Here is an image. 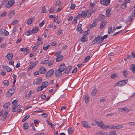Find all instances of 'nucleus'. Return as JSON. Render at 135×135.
Segmentation results:
<instances>
[{"mask_svg":"<svg viewBox=\"0 0 135 135\" xmlns=\"http://www.w3.org/2000/svg\"><path fill=\"white\" fill-rule=\"evenodd\" d=\"M17 110V109L16 108V106H15L12 107V111L13 112H16Z\"/></svg>","mask_w":135,"mask_h":135,"instance_id":"nucleus-53","label":"nucleus"},{"mask_svg":"<svg viewBox=\"0 0 135 135\" xmlns=\"http://www.w3.org/2000/svg\"><path fill=\"white\" fill-rule=\"evenodd\" d=\"M63 57V55H61L56 59V61L57 62L60 61L62 60Z\"/></svg>","mask_w":135,"mask_h":135,"instance_id":"nucleus-21","label":"nucleus"},{"mask_svg":"<svg viewBox=\"0 0 135 135\" xmlns=\"http://www.w3.org/2000/svg\"><path fill=\"white\" fill-rule=\"evenodd\" d=\"M75 4H71L70 8V9H74L75 8Z\"/></svg>","mask_w":135,"mask_h":135,"instance_id":"nucleus-54","label":"nucleus"},{"mask_svg":"<svg viewBox=\"0 0 135 135\" xmlns=\"http://www.w3.org/2000/svg\"><path fill=\"white\" fill-rule=\"evenodd\" d=\"M66 68V66L65 65V64L64 63L61 64L59 67V69L60 70L62 71H64L65 69Z\"/></svg>","mask_w":135,"mask_h":135,"instance_id":"nucleus-12","label":"nucleus"},{"mask_svg":"<svg viewBox=\"0 0 135 135\" xmlns=\"http://www.w3.org/2000/svg\"><path fill=\"white\" fill-rule=\"evenodd\" d=\"M41 115L44 118L46 117L47 116V114L46 113H42L41 114Z\"/></svg>","mask_w":135,"mask_h":135,"instance_id":"nucleus-64","label":"nucleus"},{"mask_svg":"<svg viewBox=\"0 0 135 135\" xmlns=\"http://www.w3.org/2000/svg\"><path fill=\"white\" fill-rule=\"evenodd\" d=\"M4 85L6 86H7L9 84V82L7 80H5L3 81Z\"/></svg>","mask_w":135,"mask_h":135,"instance_id":"nucleus-34","label":"nucleus"},{"mask_svg":"<svg viewBox=\"0 0 135 135\" xmlns=\"http://www.w3.org/2000/svg\"><path fill=\"white\" fill-rule=\"evenodd\" d=\"M8 112L7 111L2 116L1 118V120L2 121H4L6 119L7 116L8 114Z\"/></svg>","mask_w":135,"mask_h":135,"instance_id":"nucleus-11","label":"nucleus"},{"mask_svg":"<svg viewBox=\"0 0 135 135\" xmlns=\"http://www.w3.org/2000/svg\"><path fill=\"white\" fill-rule=\"evenodd\" d=\"M128 21L129 22H131L132 21L133 18H132L131 16H130L128 17Z\"/></svg>","mask_w":135,"mask_h":135,"instance_id":"nucleus-46","label":"nucleus"},{"mask_svg":"<svg viewBox=\"0 0 135 135\" xmlns=\"http://www.w3.org/2000/svg\"><path fill=\"white\" fill-rule=\"evenodd\" d=\"M35 66L34 65L33 63L28 68V70H30L32 69H33Z\"/></svg>","mask_w":135,"mask_h":135,"instance_id":"nucleus-42","label":"nucleus"},{"mask_svg":"<svg viewBox=\"0 0 135 135\" xmlns=\"http://www.w3.org/2000/svg\"><path fill=\"white\" fill-rule=\"evenodd\" d=\"M123 74L124 76L126 78H127V70H124L123 71Z\"/></svg>","mask_w":135,"mask_h":135,"instance_id":"nucleus-24","label":"nucleus"},{"mask_svg":"<svg viewBox=\"0 0 135 135\" xmlns=\"http://www.w3.org/2000/svg\"><path fill=\"white\" fill-rule=\"evenodd\" d=\"M90 57H91L90 56H88L85 57V60L83 61V62L85 63L88 61L89 60Z\"/></svg>","mask_w":135,"mask_h":135,"instance_id":"nucleus-30","label":"nucleus"},{"mask_svg":"<svg viewBox=\"0 0 135 135\" xmlns=\"http://www.w3.org/2000/svg\"><path fill=\"white\" fill-rule=\"evenodd\" d=\"M15 15V12L14 11H12L10 12L8 14V16L9 18H11Z\"/></svg>","mask_w":135,"mask_h":135,"instance_id":"nucleus-33","label":"nucleus"},{"mask_svg":"<svg viewBox=\"0 0 135 135\" xmlns=\"http://www.w3.org/2000/svg\"><path fill=\"white\" fill-rule=\"evenodd\" d=\"M42 11L43 13H46L47 11L45 7V6H43L42 7Z\"/></svg>","mask_w":135,"mask_h":135,"instance_id":"nucleus-43","label":"nucleus"},{"mask_svg":"<svg viewBox=\"0 0 135 135\" xmlns=\"http://www.w3.org/2000/svg\"><path fill=\"white\" fill-rule=\"evenodd\" d=\"M42 78L41 77L38 78L37 79L36 85H37L40 84L42 82Z\"/></svg>","mask_w":135,"mask_h":135,"instance_id":"nucleus-27","label":"nucleus"},{"mask_svg":"<svg viewBox=\"0 0 135 135\" xmlns=\"http://www.w3.org/2000/svg\"><path fill=\"white\" fill-rule=\"evenodd\" d=\"M97 89L96 88H94L91 92V94L93 95H94L97 92Z\"/></svg>","mask_w":135,"mask_h":135,"instance_id":"nucleus-38","label":"nucleus"},{"mask_svg":"<svg viewBox=\"0 0 135 135\" xmlns=\"http://www.w3.org/2000/svg\"><path fill=\"white\" fill-rule=\"evenodd\" d=\"M97 25V23L96 22H93L91 25L92 27H94Z\"/></svg>","mask_w":135,"mask_h":135,"instance_id":"nucleus-56","label":"nucleus"},{"mask_svg":"<svg viewBox=\"0 0 135 135\" xmlns=\"http://www.w3.org/2000/svg\"><path fill=\"white\" fill-rule=\"evenodd\" d=\"M11 104V103L10 102H8L5 103L3 106V107L7 109L9 105Z\"/></svg>","mask_w":135,"mask_h":135,"instance_id":"nucleus-32","label":"nucleus"},{"mask_svg":"<svg viewBox=\"0 0 135 135\" xmlns=\"http://www.w3.org/2000/svg\"><path fill=\"white\" fill-rule=\"evenodd\" d=\"M116 132L115 131L111 132L109 133V135H116Z\"/></svg>","mask_w":135,"mask_h":135,"instance_id":"nucleus-39","label":"nucleus"},{"mask_svg":"<svg viewBox=\"0 0 135 135\" xmlns=\"http://www.w3.org/2000/svg\"><path fill=\"white\" fill-rule=\"evenodd\" d=\"M30 116V115L29 114L27 115L23 118V119L22 120V121L23 122H24Z\"/></svg>","mask_w":135,"mask_h":135,"instance_id":"nucleus-31","label":"nucleus"},{"mask_svg":"<svg viewBox=\"0 0 135 135\" xmlns=\"http://www.w3.org/2000/svg\"><path fill=\"white\" fill-rule=\"evenodd\" d=\"M123 127V126L122 125H119L117 126V129H119Z\"/></svg>","mask_w":135,"mask_h":135,"instance_id":"nucleus-58","label":"nucleus"},{"mask_svg":"<svg viewBox=\"0 0 135 135\" xmlns=\"http://www.w3.org/2000/svg\"><path fill=\"white\" fill-rule=\"evenodd\" d=\"M81 14L82 15V17L83 18H85L87 17V12L84 11H82L81 12Z\"/></svg>","mask_w":135,"mask_h":135,"instance_id":"nucleus-25","label":"nucleus"},{"mask_svg":"<svg viewBox=\"0 0 135 135\" xmlns=\"http://www.w3.org/2000/svg\"><path fill=\"white\" fill-rule=\"evenodd\" d=\"M6 56L8 59L10 60L12 59V58L13 54L12 53H8L7 55Z\"/></svg>","mask_w":135,"mask_h":135,"instance_id":"nucleus-17","label":"nucleus"},{"mask_svg":"<svg viewBox=\"0 0 135 135\" xmlns=\"http://www.w3.org/2000/svg\"><path fill=\"white\" fill-rule=\"evenodd\" d=\"M18 22L17 20H15L12 22V25H14L18 23Z\"/></svg>","mask_w":135,"mask_h":135,"instance_id":"nucleus-55","label":"nucleus"},{"mask_svg":"<svg viewBox=\"0 0 135 135\" xmlns=\"http://www.w3.org/2000/svg\"><path fill=\"white\" fill-rule=\"evenodd\" d=\"M38 47V45H36L35 46H33L32 47L33 49L34 50H36Z\"/></svg>","mask_w":135,"mask_h":135,"instance_id":"nucleus-44","label":"nucleus"},{"mask_svg":"<svg viewBox=\"0 0 135 135\" xmlns=\"http://www.w3.org/2000/svg\"><path fill=\"white\" fill-rule=\"evenodd\" d=\"M48 85V83L47 81L43 82L41 84V86H42L44 88L46 87Z\"/></svg>","mask_w":135,"mask_h":135,"instance_id":"nucleus-20","label":"nucleus"},{"mask_svg":"<svg viewBox=\"0 0 135 135\" xmlns=\"http://www.w3.org/2000/svg\"><path fill=\"white\" fill-rule=\"evenodd\" d=\"M12 69H11L10 68L8 67V66L6 69V71L9 72L12 70Z\"/></svg>","mask_w":135,"mask_h":135,"instance_id":"nucleus-59","label":"nucleus"},{"mask_svg":"<svg viewBox=\"0 0 135 135\" xmlns=\"http://www.w3.org/2000/svg\"><path fill=\"white\" fill-rule=\"evenodd\" d=\"M17 102L18 100L17 99H16L13 101L12 104H13V105L15 106L17 104Z\"/></svg>","mask_w":135,"mask_h":135,"instance_id":"nucleus-37","label":"nucleus"},{"mask_svg":"<svg viewBox=\"0 0 135 135\" xmlns=\"http://www.w3.org/2000/svg\"><path fill=\"white\" fill-rule=\"evenodd\" d=\"M15 3V1L14 0H10L5 4V7L7 8L11 7Z\"/></svg>","mask_w":135,"mask_h":135,"instance_id":"nucleus-3","label":"nucleus"},{"mask_svg":"<svg viewBox=\"0 0 135 135\" xmlns=\"http://www.w3.org/2000/svg\"><path fill=\"white\" fill-rule=\"evenodd\" d=\"M87 40L88 38L87 36H85V35H84L80 38V41L83 42H85Z\"/></svg>","mask_w":135,"mask_h":135,"instance_id":"nucleus-15","label":"nucleus"},{"mask_svg":"<svg viewBox=\"0 0 135 135\" xmlns=\"http://www.w3.org/2000/svg\"><path fill=\"white\" fill-rule=\"evenodd\" d=\"M54 70L53 69H51L47 72L46 75V77L48 78L50 77L53 74L54 72Z\"/></svg>","mask_w":135,"mask_h":135,"instance_id":"nucleus-8","label":"nucleus"},{"mask_svg":"<svg viewBox=\"0 0 135 135\" xmlns=\"http://www.w3.org/2000/svg\"><path fill=\"white\" fill-rule=\"evenodd\" d=\"M105 18V16L104 15H100L99 16V17L98 18V20L99 21H102V20H103V19Z\"/></svg>","mask_w":135,"mask_h":135,"instance_id":"nucleus-26","label":"nucleus"},{"mask_svg":"<svg viewBox=\"0 0 135 135\" xmlns=\"http://www.w3.org/2000/svg\"><path fill=\"white\" fill-rule=\"evenodd\" d=\"M47 121L48 124L50 126L51 125V127L52 128H53V126L55 125L51 123L50 122H49L48 120H47Z\"/></svg>","mask_w":135,"mask_h":135,"instance_id":"nucleus-49","label":"nucleus"},{"mask_svg":"<svg viewBox=\"0 0 135 135\" xmlns=\"http://www.w3.org/2000/svg\"><path fill=\"white\" fill-rule=\"evenodd\" d=\"M26 75V74L25 72L19 74V76L21 77H22Z\"/></svg>","mask_w":135,"mask_h":135,"instance_id":"nucleus-50","label":"nucleus"},{"mask_svg":"<svg viewBox=\"0 0 135 135\" xmlns=\"http://www.w3.org/2000/svg\"><path fill=\"white\" fill-rule=\"evenodd\" d=\"M94 121L97 123V125L99 127H100L101 128L103 129L104 124L103 123L102 121H101L100 122H98V121L96 120H95Z\"/></svg>","mask_w":135,"mask_h":135,"instance_id":"nucleus-10","label":"nucleus"},{"mask_svg":"<svg viewBox=\"0 0 135 135\" xmlns=\"http://www.w3.org/2000/svg\"><path fill=\"white\" fill-rule=\"evenodd\" d=\"M97 44H98L101 43L103 41L101 36L98 35L95 38Z\"/></svg>","mask_w":135,"mask_h":135,"instance_id":"nucleus-6","label":"nucleus"},{"mask_svg":"<svg viewBox=\"0 0 135 135\" xmlns=\"http://www.w3.org/2000/svg\"><path fill=\"white\" fill-rule=\"evenodd\" d=\"M54 7H51L50 9L49 12L50 13H52L54 11Z\"/></svg>","mask_w":135,"mask_h":135,"instance_id":"nucleus-48","label":"nucleus"},{"mask_svg":"<svg viewBox=\"0 0 135 135\" xmlns=\"http://www.w3.org/2000/svg\"><path fill=\"white\" fill-rule=\"evenodd\" d=\"M106 24V23L104 22H102L100 25V29H103L104 27L105 26Z\"/></svg>","mask_w":135,"mask_h":135,"instance_id":"nucleus-35","label":"nucleus"},{"mask_svg":"<svg viewBox=\"0 0 135 135\" xmlns=\"http://www.w3.org/2000/svg\"><path fill=\"white\" fill-rule=\"evenodd\" d=\"M91 13L89 10L87 12V17H90L91 15Z\"/></svg>","mask_w":135,"mask_h":135,"instance_id":"nucleus-52","label":"nucleus"},{"mask_svg":"<svg viewBox=\"0 0 135 135\" xmlns=\"http://www.w3.org/2000/svg\"><path fill=\"white\" fill-rule=\"evenodd\" d=\"M131 69L133 73L135 74V65L133 64L132 65Z\"/></svg>","mask_w":135,"mask_h":135,"instance_id":"nucleus-23","label":"nucleus"},{"mask_svg":"<svg viewBox=\"0 0 135 135\" xmlns=\"http://www.w3.org/2000/svg\"><path fill=\"white\" fill-rule=\"evenodd\" d=\"M39 30V28L37 27L33 28L31 30V33H37Z\"/></svg>","mask_w":135,"mask_h":135,"instance_id":"nucleus-16","label":"nucleus"},{"mask_svg":"<svg viewBox=\"0 0 135 135\" xmlns=\"http://www.w3.org/2000/svg\"><path fill=\"white\" fill-rule=\"evenodd\" d=\"M81 126L84 127L88 128H91V125L88 122L85 121H83L81 122Z\"/></svg>","mask_w":135,"mask_h":135,"instance_id":"nucleus-4","label":"nucleus"},{"mask_svg":"<svg viewBox=\"0 0 135 135\" xmlns=\"http://www.w3.org/2000/svg\"><path fill=\"white\" fill-rule=\"evenodd\" d=\"M48 63V61H47L46 60H45L44 61H41V63L42 64H47Z\"/></svg>","mask_w":135,"mask_h":135,"instance_id":"nucleus-62","label":"nucleus"},{"mask_svg":"<svg viewBox=\"0 0 135 135\" xmlns=\"http://www.w3.org/2000/svg\"><path fill=\"white\" fill-rule=\"evenodd\" d=\"M46 71V69L43 66L41 67L39 69L40 72L42 74H44Z\"/></svg>","mask_w":135,"mask_h":135,"instance_id":"nucleus-14","label":"nucleus"},{"mask_svg":"<svg viewBox=\"0 0 135 135\" xmlns=\"http://www.w3.org/2000/svg\"><path fill=\"white\" fill-rule=\"evenodd\" d=\"M71 68V66H69L66 69V71L65 72V74H68Z\"/></svg>","mask_w":135,"mask_h":135,"instance_id":"nucleus-22","label":"nucleus"},{"mask_svg":"<svg viewBox=\"0 0 135 135\" xmlns=\"http://www.w3.org/2000/svg\"><path fill=\"white\" fill-rule=\"evenodd\" d=\"M89 100V96L88 95H85V100L86 104L88 103Z\"/></svg>","mask_w":135,"mask_h":135,"instance_id":"nucleus-19","label":"nucleus"},{"mask_svg":"<svg viewBox=\"0 0 135 135\" xmlns=\"http://www.w3.org/2000/svg\"><path fill=\"white\" fill-rule=\"evenodd\" d=\"M34 19V17H33L32 18L29 19L27 21V23L28 25H30L31 24L32 22V20L33 19Z\"/></svg>","mask_w":135,"mask_h":135,"instance_id":"nucleus-28","label":"nucleus"},{"mask_svg":"<svg viewBox=\"0 0 135 135\" xmlns=\"http://www.w3.org/2000/svg\"><path fill=\"white\" fill-rule=\"evenodd\" d=\"M76 30L78 31L79 32V33H81L82 32V29L81 28H77Z\"/></svg>","mask_w":135,"mask_h":135,"instance_id":"nucleus-61","label":"nucleus"},{"mask_svg":"<svg viewBox=\"0 0 135 135\" xmlns=\"http://www.w3.org/2000/svg\"><path fill=\"white\" fill-rule=\"evenodd\" d=\"M61 4V2L57 0L56 2L55 5L56 6H59Z\"/></svg>","mask_w":135,"mask_h":135,"instance_id":"nucleus-47","label":"nucleus"},{"mask_svg":"<svg viewBox=\"0 0 135 135\" xmlns=\"http://www.w3.org/2000/svg\"><path fill=\"white\" fill-rule=\"evenodd\" d=\"M118 77L117 75L115 73H113L111 74V78L112 79L116 78Z\"/></svg>","mask_w":135,"mask_h":135,"instance_id":"nucleus-29","label":"nucleus"},{"mask_svg":"<svg viewBox=\"0 0 135 135\" xmlns=\"http://www.w3.org/2000/svg\"><path fill=\"white\" fill-rule=\"evenodd\" d=\"M77 21V19L76 18H75L73 20L72 22L73 24H76Z\"/></svg>","mask_w":135,"mask_h":135,"instance_id":"nucleus-51","label":"nucleus"},{"mask_svg":"<svg viewBox=\"0 0 135 135\" xmlns=\"http://www.w3.org/2000/svg\"><path fill=\"white\" fill-rule=\"evenodd\" d=\"M110 1V0H100V3L102 4L107 6L109 4Z\"/></svg>","mask_w":135,"mask_h":135,"instance_id":"nucleus-7","label":"nucleus"},{"mask_svg":"<svg viewBox=\"0 0 135 135\" xmlns=\"http://www.w3.org/2000/svg\"><path fill=\"white\" fill-rule=\"evenodd\" d=\"M0 32L2 35L5 36H7L9 34V32L4 29H2L0 30Z\"/></svg>","mask_w":135,"mask_h":135,"instance_id":"nucleus-5","label":"nucleus"},{"mask_svg":"<svg viewBox=\"0 0 135 135\" xmlns=\"http://www.w3.org/2000/svg\"><path fill=\"white\" fill-rule=\"evenodd\" d=\"M101 135H108L107 132L101 131Z\"/></svg>","mask_w":135,"mask_h":135,"instance_id":"nucleus-57","label":"nucleus"},{"mask_svg":"<svg viewBox=\"0 0 135 135\" xmlns=\"http://www.w3.org/2000/svg\"><path fill=\"white\" fill-rule=\"evenodd\" d=\"M62 72L61 70L59 69H57L55 72L56 76L58 77L61 75L62 74Z\"/></svg>","mask_w":135,"mask_h":135,"instance_id":"nucleus-9","label":"nucleus"},{"mask_svg":"<svg viewBox=\"0 0 135 135\" xmlns=\"http://www.w3.org/2000/svg\"><path fill=\"white\" fill-rule=\"evenodd\" d=\"M12 89L13 90V91L12 92H10V91H12V89H10L9 90L8 93L6 95L7 97H10L12 95V94L13 93L14 91L15 90V89L14 88H12Z\"/></svg>","mask_w":135,"mask_h":135,"instance_id":"nucleus-13","label":"nucleus"},{"mask_svg":"<svg viewBox=\"0 0 135 135\" xmlns=\"http://www.w3.org/2000/svg\"><path fill=\"white\" fill-rule=\"evenodd\" d=\"M73 130L71 128H69L68 129V131L69 134H71L73 132Z\"/></svg>","mask_w":135,"mask_h":135,"instance_id":"nucleus-40","label":"nucleus"},{"mask_svg":"<svg viewBox=\"0 0 135 135\" xmlns=\"http://www.w3.org/2000/svg\"><path fill=\"white\" fill-rule=\"evenodd\" d=\"M118 110L122 112H125L128 113L129 112L132 110L131 109H129L127 107H124L123 108H118Z\"/></svg>","mask_w":135,"mask_h":135,"instance_id":"nucleus-2","label":"nucleus"},{"mask_svg":"<svg viewBox=\"0 0 135 135\" xmlns=\"http://www.w3.org/2000/svg\"><path fill=\"white\" fill-rule=\"evenodd\" d=\"M128 82V80H123L120 81L116 84L114 85V86H120L122 85H126Z\"/></svg>","mask_w":135,"mask_h":135,"instance_id":"nucleus-1","label":"nucleus"},{"mask_svg":"<svg viewBox=\"0 0 135 135\" xmlns=\"http://www.w3.org/2000/svg\"><path fill=\"white\" fill-rule=\"evenodd\" d=\"M77 70V68L76 67H75L74 68V69L72 71V73H76Z\"/></svg>","mask_w":135,"mask_h":135,"instance_id":"nucleus-60","label":"nucleus"},{"mask_svg":"<svg viewBox=\"0 0 135 135\" xmlns=\"http://www.w3.org/2000/svg\"><path fill=\"white\" fill-rule=\"evenodd\" d=\"M126 7V3L124 2L123 3L121 4V7L123 9H125Z\"/></svg>","mask_w":135,"mask_h":135,"instance_id":"nucleus-36","label":"nucleus"},{"mask_svg":"<svg viewBox=\"0 0 135 135\" xmlns=\"http://www.w3.org/2000/svg\"><path fill=\"white\" fill-rule=\"evenodd\" d=\"M60 52L61 51H57L56 52L55 56H57L60 54Z\"/></svg>","mask_w":135,"mask_h":135,"instance_id":"nucleus-63","label":"nucleus"},{"mask_svg":"<svg viewBox=\"0 0 135 135\" xmlns=\"http://www.w3.org/2000/svg\"><path fill=\"white\" fill-rule=\"evenodd\" d=\"M111 126H106L104 124V126L103 128V129H105L106 128H109L111 129Z\"/></svg>","mask_w":135,"mask_h":135,"instance_id":"nucleus-41","label":"nucleus"},{"mask_svg":"<svg viewBox=\"0 0 135 135\" xmlns=\"http://www.w3.org/2000/svg\"><path fill=\"white\" fill-rule=\"evenodd\" d=\"M23 128L24 130L28 129V125L27 123H25L23 124Z\"/></svg>","mask_w":135,"mask_h":135,"instance_id":"nucleus-18","label":"nucleus"},{"mask_svg":"<svg viewBox=\"0 0 135 135\" xmlns=\"http://www.w3.org/2000/svg\"><path fill=\"white\" fill-rule=\"evenodd\" d=\"M44 88H43V87H42V86L41 85V86L38 87V89L37 90V91H41Z\"/></svg>","mask_w":135,"mask_h":135,"instance_id":"nucleus-45","label":"nucleus"}]
</instances>
